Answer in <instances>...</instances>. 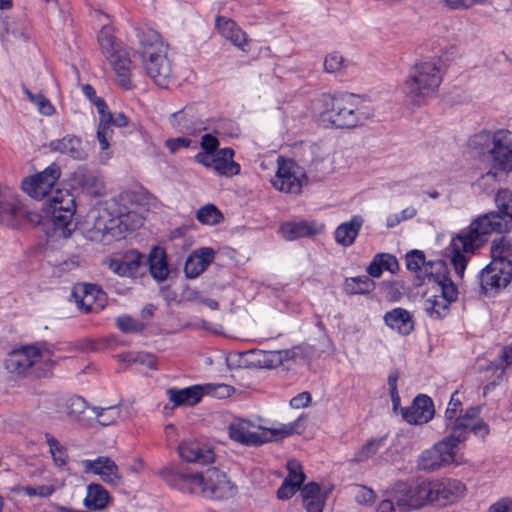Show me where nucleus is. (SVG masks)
Masks as SVG:
<instances>
[{"label":"nucleus","instance_id":"1","mask_svg":"<svg viewBox=\"0 0 512 512\" xmlns=\"http://www.w3.org/2000/svg\"><path fill=\"white\" fill-rule=\"evenodd\" d=\"M98 44L103 56L110 64H124L142 62L150 64H162L171 61L169 57V45L162 36L154 29L136 27L127 36L130 45H138L137 51H130L115 42L113 29L105 25L101 28L98 37Z\"/></svg>","mask_w":512,"mask_h":512},{"label":"nucleus","instance_id":"2","mask_svg":"<svg viewBox=\"0 0 512 512\" xmlns=\"http://www.w3.org/2000/svg\"><path fill=\"white\" fill-rule=\"evenodd\" d=\"M497 211H490L476 217L466 228L457 233L456 243L465 252L473 254L488 242L493 234L512 231V191L499 190L495 196Z\"/></svg>","mask_w":512,"mask_h":512},{"label":"nucleus","instance_id":"3","mask_svg":"<svg viewBox=\"0 0 512 512\" xmlns=\"http://www.w3.org/2000/svg\"><path fill=\"white\" fill-rule=\"evenodd\" d=\"M206 467L203 471H192L171 463L162 469L161 475L169 485L182 492L215 499L222 493L224 484L221 460Z\"/></svg>","mask_w":512,"mask_h":512},{"label":"nucleus","instance_id":"4","mask_svg":"<svg viewBox=\"0 0 512 512\" xmlns=\"http://www.w3.org/2000/svg\"><path fill=\"white\" fill-rule=\"evenodd\" d=\"M320 119L336 129H354L373 117V109L365 98L352 94H323Z\"/></svg>","mask_w":512,"mask_h":512},{"label":"nucleus","instance_id":"5","mask_svg":"<svg viewBox=\"0 0 512 512\" xmlns=\"http://www.w3.org/2000/svg\"><path fill=\"white\" fill-rule=\"evenodd\" d=\"M115 203L107 207L92 209L82 222L80 230L84 237L93 242L109 243L119 238L129 228V218L135 213L133 205L113 215Z\"/></svg>","mask_w":512,"mask_h":512},{"label":"nucleus","instance_id":"6","mask_svg":"<svg viewBox=\"0 0 512 512\" xmlns=\"http://www.w3.org/2000/svg\"><path fill=\"white\" fill-rule=\"evenodd\" d=\"M481 408L479 406H471L463 413L462 401L459 392L455 390L445 410V427L448 434L463 440L468 439V435L472 432L476 436L485 438L489 432L488 424L481 419Z\"/></svg>","mask_w":512,"mask_h":512},{"label":"nucleus","instance_id":"7","mask_svg":"<svg viewBox=\"0 0 512 512\" xmlns=\"http://www.w3.org/2000/svg\"><path fill=\"white\" fill-rule=\"evenodd\" d=\"M56 363L53 351L43 344L13 349L4 359L6 371L16 376H25L30 369H34L39 376H46Z\"/></svg>","mask_w":512,"mask_h":512},{"label":"nucleus","instance_id":"8","mask_svg":"<svg viewBox=\"0 0 512 512\" xmlns=\"http://www.w3.org/2000/svg\"><path fill=\"white\" fill-rule=\"evenodd\" d=\"M49 225L47 234L55 240L69 238L75 230L73 216L75 202L68 190H56L55 194L44 203L42 209Z\"/></svg>","mask_w":512,"mask_h":512},{"label":"nucleus","instance_id":"9","mask_svg":"<svg viewBox=\"0 0 512 512\" xmlns=\"http://www.w3.org/2000/svg\"><path fill=\"white\" fill-rule=\"evenodd\" d=\"M437 266L443 272L430 276L424 309L430 318L443 319L449 314L450 305L458 299V288L451 280L446 265L439 262Z\"/></svg>","mask_w":512,"mask_h":512},{"label":"nucleus","instance_id":"10","mask_svg":"<svg viewBox=\"0 0 512 512\" xmlns=\"http://www.w3.org/2000/svg\"><path fill=\"white\" fill-rule=\"evenodd\" d=\"M441 68L442 66H411L403 84L408 104L421 106L437 92L442 82Z\"/></svg>","mask_w":512,"mask_h":512},{"label":"nucleus","instance_id":"11","mask_svg":"<svg viewBox=\"0 0 512 512\" xmlns=\"http://www.w3.org/2000/svg\"><path fill=\"white\" fill-rule=\"evenodd\" d=\"M465 440L448 434L432 447L421 452L417 467L423 471H435L455 462L456 449Z\"/></svg>","mask_w":512,"mask_h":512},{"label":"nucleus","instance_id":"12","mask_svg":"<svg viewBox=\"0 0 512 512\" xmlns=\"http://www.w3.org/2000/svg\"><path fill=\"white\" fill-rule=\"evenodd\" d=\"M254 425L247 420H238L229 426V437L246 446H260L276 439V436L287 437L292 434V427L283 426L280 429L262 428L252 430Z\"/></svg>","mask_w":512,"mask_h":512},{"label":"nucleus","instance_id":"13","mask_svg":"<svg viewBox=\"0 0 512 512\" xmlns=\"http://www.w3.org/2000/svg\"><path fill=\"white\" fill-rule=\"evenodd\" d=\"M96 109L99 115L96 130V138L100 149L99 159L102 163H106L112 157L110 142L113 137V126L126 127L129 121L122 112L112 115L104 100H97Z\"/></svg>","mask_w":512,"mask_h":512},{"label":"nucleus","instance_id":"14","mask_svg":"<svg viewBox=\"0 0 512 512\" xmlns=\"http://www.w3.org/2000/svg\"><path fill=\"white\" fill-rule=\"evenodd\" d=\"M430 482H404L394 485L393 497L396 505L403 511L420 509L430 501Z\"/></svg>","mask_w":512,"mask_h":512},{"label":"nucleus","instance_id":"15","mask_svg":"<svg viewBox=\"0 0 512 512\" xmlns=\"http://www.w3.org/2000/svg\"><path fill=\"white\" fill-rule=\"evenodd\" d=\"M491 155V170L485 177L495 180L498 172L508 174L512 171V132L499 129L493 133V146L489 150Z\"/></svg>","mask_w":512,"mask_h":512},{"label":"nucleus","instance_id":"16","mask_svg":"<svg viewBox=\"0 0 512 512\" xmlns=\"http://www.w3.org/2000/svg\"><path fill=\"white\" fill-rule=\"evenodd\" d=\"M60 176V167L52 163L43 171L24 177L21 181V189L30 198L39 201L51 192Z\"/></svg>","mask_w":512,"mask_h":512},{"label":"nucleus","instance_id":"17","mask_svg":"<svg viewBox=\"0 0 512 512\" xmlns=\"http://www.w3.org/2000/svg\"><path fill=\"white\" fill-rule=\"evenodd\" d=\"M177 452L183 461L202 466L214 465L220 459L214 444L196 439L182 440L177 447Z\"/></svg>","mask_w":512,"mask_h":512},{"label":"nucleus","instance_id":"18","mask_svg":"<svg viewBox=\"0 0 512 512\" xmlns=\"http://www.w3.org/2000/svg\"><path fill=\"white\" fill-rule=\"evenodd\" d=\"M477 279L479 294L485 297H493L510 284L512 270L489 263L479 272Z\"/></svg>","mask_w":512,"mask_h":512},{"label":"nucleus","instance_id":"19","mask_svg":"<svg viewBox=\"0 0 512 512\" xmlns=\"http://www.w3.org/2000/svg\"><path fill=\"white\" fill-rule=\"evenodd\" d=\"M222 387V384L205 383L185 388H169L166 394L174 406H194L204 396H218Z\"/></svg>","mask_w":512,"mask_h":512},{"label":"nucleus","instance_id":"20","mask_svg":"<svg viewBox=\"0 0 512 512\" xmlns=\"http://www.w3.org/2000/svg\"><path fill=\"white\" fill-rule=\"evenodd\" d=\"M305 174L292 160L278 161V169L272 179V185L276 190L288 194H299L302 190V182Z\"/></svg>","mask_w":512,"mask_h":512},{"label":"nucleus","instance_id":"21","mask_svg":"<svg viewBox=\"0 0 512 512\" xmlns=\"http://www.w3.org/2000/svg\"><path fill=\"white\" fill-rule=\"evenodd\" d=\"M71 298L77 308L84 313L99 312L107 303L105 292L93 284L80 283L75 285L72 289Z\"/></svg>","mask_w":512,"mask_h":512},{"label":"nucleus","instance_id":"22","mask_svg":"<svg viewBox=\"0 0 512 512\" xmlns=\"http://www.w3.org/2000/svg\"><path fill=\"white\" fill-rule=\"evenodd\" d=\"M80 465L85 473L98 476L104 483L112 487L123 484V477L117 464L109 457L99 456L95 459H83L80 461Z\"/></svg>","mask_w":512,"mask_h":512},{"label":"nucleus","instance_id":"23","mask_svg":"<svg viewBox=\"0 0 512 512\" xmlns=\"http://www.w3.org/2000/svg\"><path fill=\"white\" fill-rule=\"evenodd\" d=\"M219 140L211 135L204 134L201 137V152L195 155V160L204 167L218 175L224 174V149H219Z\"/></svg>","mask_w":512,"mask_h":512},{"label":"nucleus","instance_id":"24","mask_svg":"<svg viewBox=\"0 0 512 512\" xmlns=\"http://www.w3.org/2000/svg\"><path fill=\"white\" fill-rule=\"evenodd\" d=\"M276 355L273 352L265 351H244V352H229L226 353V367L233 368H248L250 366H258L271 368L273 367V359Z\"/></svg>","mask_w":512,"mask_h":512},{"label":"nucleus","instance_id":"25","mask_svg":"<svg viewBox=\"0 0 512 512\" xmlns=\"http://www.w3.org/2000/svg\"><path fill=\"white\" fill-rule=\"evenodd\" d=\"M439 262L440 261H426L424 252L418 249H413L405 255V265L407 270L415 274V286H420L425 283L426 279L429 281L430 276L443 272V270H439V267L437 266V263Z\"/></svg>","mask_w":512,"mask_h":512},{"label":"nucleus","instance_id":"26","mask_svg":"<svg viewBox=\"0 0 512 512\" xmlns=\"http://www.w3.org/2000/svg\"><path fill=\"white\" fill-rule=\"evenodd\" d=\"M434 403L426 394L417 395L410 406L401 409L402 418L411 425H423L434 417Z\"/></svg>","mask_w":512,"mask_h":512},{"label":"nucleus","instance_id":"27","mask_svg":"<svg viewBox=\"0 0 512 512\" xmlns=\"http://www.w3.org/2000/svg\"><path fill=\"white\" fill-rule=\"evenodd\" d=\"M430 502L439 505L453 503L466 493V486L459 480L448 479L441 482H430Z\"/></svg>","mask_w":512,"mask_h":512},{"label":"nucleus","instance_id":"28","mask_svg":"<svg viewBox=\"0 0 512 512\" xmlns=\"http://www.w3.org/2000/svg\"><path fill=\"white\" fill-rule=\"evenodd\" d=\"M143 257L136 251H129L124 255L113 256L108 263L109 269L122 277H135L139 274Z\"/></svg>","mask_w":512,"mask_h":512},{"label":"nucleus","instance_id":"29","mask_svg":"<svg viewBox=\"0 0 512 512\" xmlns=\"http://www.w3.org/2000/svg\"><path fill=\"white\" fill-rule=\"evenodd\" d=\"M49 148L51 151L73 160L83 161L87 158V152L83 148L81 138L74 134H67L63 138L50 141Z\"/></svg>","mask_w":512,"mask_h":512},{"label":"nucleus","instance_id":"30","mask_svg":"<svg viewBox=\"0 0 512 512\" xmlns=\"http://www.w3.org/2000/svg\"><path fill=\"white\" fill-rule=\"evenodd\" d=\"M383 320L387 327L402 336H408L414 330L412 314L402 307H396L387 311L383 316Z\"/></svg>","mask_w":512,"mask_h":512},{"label":"nucleus","instance_id":"31","mask_svg":"<svg viewBox=\"0 0 512 512\" xmlns=\"http://www.w3.org/2000/svg\"><path fill=\"white\" fill-rule=\"evenodd\" d=\"M510 366H512V343L503 346L501 353L498 355V359L491 361L487 365L486 371H492L495 378L483 387L484 395L500 384L503 380L506 369Z\"/></svg>","mask_w":512,"mask_h":512},{"label":"nucleus","instance_id":"32","mask_svg":"<svg viewBox=\"0 0 512 512\" xmlns=\"http://www.w3.org/2000/svg\"><path fill=\"white\" fill-rule=\"evenodd\" d=\"M214 251L211 248H200L191 253L186 259L184 272L188 278H196L211 263Z\"/></svg>","mask_w":512,"mask_h":512},{"label":"nucleus","instance_id":"33","mask_svg":"<svg viewBox=\"0 0 512 512\" xmlns=\"http://www.w3.org/2000/svg\"><path fill=\"white\" fill-rule=\"evenodd\" d=\"M280 232L286 240L293 241L299 238L313 236L317 234L319 230L316 227L315 221L293 220L282 223Z\"/></svg>","mask_w":512,"mask_h":512},{"label":"nucleus","instance_id":"34","mask_svg":"<svg viewBox=\"0 0 512 512\" xmlns=\"http://www.w3.org/2000/svg\"><path fill=\"white\" fill-rule=\"evenodd\" d=\"M363 225V218L359 215L353 216L349 221L341 223L334 231L335 241L343 246H351Z\"/></svg>","mask_w":512,"mask_h":512},{"label":"nucleus","instance_id":"35","mask_svg":"<svg viewBox=\"0 0 512 512\" xmlns=\"http://www.w3.org/2000/svg\"><path fill=\"white\" fill-rule=\"evenodd\" d=\"M490 264L512 270V243L506 237L494 239L490 247Z\"/></svg>","mask_w":512,"mask_h":512},{"label":"nucleus","instance_id":"36","mask_svg":"<svg viewBox=\"0 0 512 512\" xmlns=\"http://www.w3.org/2000/svg\"><path fill=\"white\" fill-rule=\"evenodd\" d=\"M150 274L157 282L166 280L170 270L165 251L160 247H154L148 255Z\"/></svg>","mask_w":512,"mask_h":512},{"label":"nucleus","instance_id":"37","mask_svg":"<svg viewBox=\"0 0 512 512\" xmlns=\"http://www.w3.org/2000/svg\"><path fill=\"white\" fill-rule=\"evenodd\" d=\"M110 502L108 491L100 484L92 483L86 487V496L83 505L90 510H102Z\"/></svg>","mask_w":512,"mask_h":512},{"label":"nucleus","instance_id":"38","mask_svg":"<svg viewBox=\"0 0 512 512\" xmlns=\"http://www.w3.org/2000/svg\"><path fill=\"white\" fill-rule=\"evenodd\" d=\"M91 412L94 414L98 423L103 426L112 425L119 419H128L131 416L128 411L123 413L119 406H109L105 408L92 407Z\"/></svg>","mask_w":512,"mask_h":512},{"label":"nucleus","instance_id":"39","mask_svg":"<svg viewBox=\"0 0 512 512\" xmlns=\"http://www.w3.org/2000/svg\"><path fill=\"white\" fill-rule=\"evenodd\" d=\"M457 235L451 240V264L455 270L456 275L459 278H463L468 258L464 255L465 250L462 249L461 245L456 243Z\"/></svg>","mask_w":512,"mask_h":512},{"label":"nucleus","instance_id":"40","mask_svg":"<svg viewBox=\"0 0 512 512\" xmlns=\"http://www.w3.org/2000/svg\"><path fill=\"white\" fill-rule=\"evenodd\" d=\"M23 92L40 114L44 116H51L55 113V107L53 106L51 101L43 94L32 93L25 86H23Z\"/></svg>","mask_w":512,"mask_h":512},{"label":"nucleus","instance_id":"41","mask_svg":"<svg viewBox=\"0 0 512 512\" xmlns=\"http://www.w3.org/2000/svg\"><path fill=\"white\" fill-rule=\"evenodd\" d=\"M195 217L202 225L214 226L220 223L223 215L215 205L206 204L196 211Z\"/></svg>","mask_w":512,"mask_h":512},{"label":"nucleus","instance_id":"42","mask_svg":"<svg viewBox=\"0 0 512 512\" xmlns=\"http://www.w3.org/2000/svg\"><path fill=\"white\" fill-rule=\"evenodd\" d=\"M146 73L156 85L167 88L173 84L171 66H145Z\"/></svg>","mask_w":512,"mask_h":512},{"label":"nucleus","instance_id":"43","mask_svg":"<svg viewBox=\"0 0 512 512\" xmlns=\"http://www.w3.org/2000/svg\"><path fill=\"white\" fill-rule=\"evenodd\" d=\"M384 443L385 438L383 437L368 440L364 445L361 446V448L355 452L353 460L357 463L367 461L379 451Z\"/></svg>","mask_w":512,"mask_h":512},{"label":"nucleus","instance_id":"44","mask_svg":"<svg viewBox=\"0 0 512 512\" xmlns=\"http://www.w3.org/2000/svg\"><path fill=\"white\" fill-rule=\"evenodd\" d=\"M2 213L8 214L13 221L27 216V211L19 201L6 196H0V214Z\"/></svg>","mask_w":512,"mask_h":512},{"label":"nucleus","instance_id":"45","mask_svg":"<svg viewBox=\"0 0 512 512\" xmlns=\"http://www.w3.org/2000/svg\"><path fill=\"white\" fill-rule=\"evenodd\" d=\"M468 145L469 148L477 154H484L485 152H489L493 146V134H491L489 131L483 130L473 135L470 138Z\"/></svg>","mask_w":512,"mask_h":512},{"label":"nucleus","instance_id":"46","mask_svg":"<svg viewBox=\"0 0 512 512\" xmlns=\"http://www.w3.org/2000/svg\"><path fill=\"white\" fill-rule=\"evenodd\" d=\"M347 287L352 294H367L375 289V282L369 276L361 275L348 279Z\"/></svg>","mask_w":512,"mask_h":512},{"label":"nucleus","instance_id":"47","mask_svg":"<svg viewBox=\"0 0 512 512\" xmlns=\"http://www.w3.org/2000/svg\"><path fill=\"white\" fill-rule=\"evenodd\" d=\"M226 38L243 51L249 43L245 32L232 20H226Z\"/></svg>","mask_w":512,"mask_h":512},{"label":"nucleus","instance_id":"48","mask_svg":"<svg viewBox=\"0 0 512 512\" xmlns=\"http://www.w3.org/2000/svg\"><path fill=\"white\" fill-rule=\"evenodd\" d=\"M45 438L55 465L59 467L65 466L68 460L66 448L51 435H46Z\"/></svg>","mask_w":512,"mask_h":512},{"label":"nucleus","instance_id":"49","mask_svg":"<svg viewBox=\"0 0 512 512\" xmlns=\"http://www.w3.org/2000/svg\"><path fill=\"white\" fill-rule=\"evenodd\" d=\"M90 406L87 405L86 401L79 396L72 397L67 402V413L76 421H82L81 415L87 411H91Z\"/></svg>","mask_w":512,"mask_h":512},{"label":"nucleus","instance_id":"50","mask_svg":"<svg viewBox=\"0 0 512 512\" xmlns=\"http://www.w3.org/2000/svg\"><path fill=\"white\" fill-rule=\"evenodd\" d=\"M286 468L288 471V475L285 479H290L291 484H295L301 487L305 481V474L302 469V465L296 459H291L287 461Z\"/></svg>","mask_w":512,"mask_h":512},{"label":"nucleus","instance_id":"51","mask_svg":"<svg viewBox=\"0 0 512 512\" xmlns=\"http://www.w3.org/2000/svg\"><path fill=\"white\" fill-rule=\"evenodd\" d=\"M115 321L117 327L125 333H134L144 329V323H140L138 319L128 315L118 316Z\"/></svg>","mask_w":512,"mask_h":512},{"label":"nucleus","instance_id":"52","mask_svg":"<svg viewBox=\"0 0 512 512\" xmlns=\"http://www.w3.org/2000/svg\"><path fill=\"white\" fill-rule=\"evenodd\" d=\"M22 492L30 497H49L55 491V486L52 484H41L34 486H25Z\"/></svg>","mask_w":512,"mask_h":512},{"label":"nucleus","instance_id":"53","mask_svg":"<svg viewBox=\"0 0 512 512\" xmlns=\"http://www.w3.org/2000/svg\"><path fill=\"white\" fill-rule=\"evenodd\" d=\"M301 487L291 484L290 479H284L281 486L277 490V498L279 500H288L292 498Z\"/></svg>","mask_w":512,"mask_h":512},{"label":"nucleus","instance_id":"54","mask_svg":"<svg viewBox=\"0 0 512 512\" xmlns=\"http://www.w3.org/2000/svg\"><path fill=\"white\" fill-rule=\"evenodd\" d=\"M378 259H380V263L383 271H389L391 273H396L399 270V263L397 258L389 253H378Z\"/></svg>","mask_w":512,"mask_h":512},{"label":"nucleus","instance_id":"55","mask_svg":"<svg viewBox=\"0 0 512 512\" xmlns=\"http://www.w3.org/2000/svg\"><path fill=\"white\" fill-rule=\"evenodd\" d=\"M375 492L366 486H359V491L355 495V501L362 505H371L375 502Z\"/></svg>","mask_w":512,"mask_h":512},{"label":"nucleus","instance_id":"56","mask_svg":"<svg viewBox=\"0 0 512 512\" xmlns=\"http://www.w3.org/2000/svg\"><path fill=\"white\" fill-rule=\"evenodd\" d=\"M234 155V150L226 147V177L238 175L241 171L240 165L233 160Z\"/></svg>","mask_w":512,"mask_h":512},{"label":"nucleus","instance_id":"57","mask_svg":"<svg viewBox=\"0 0 512 512\" xmlns=\"http://www.w3.org/2000/svg\"><path fill=\"white\" fill-rule=\"evenodd\" d=\"M186 118L187 112L178 111L172 115V124L177 126L183 132L192 133L193 129Z\"/></svg>","mask_w":512,"mask_h":512},{"label":"nucleus","instance_id":"58","mask_svg":"<svg viewBox=\"0 0 512 512\" xmlns=\"http://www.w3.org/2000/svg\"><path fill=\"white\" fill-rule=\"evenodd\" d=\"M118 83L125 89L131 87L129 66H114Z\"/></svg>","mask_w":512,"mask_h":512},{"label":"nucleus","instance_id":"59","mask_svg":"<svg viewBox=\"0 0 512 512\" xmlns=\"http://www.w3.org/2000/svg\"><path fill=\"white\" fill-rule=\"evenodd\" d=\"M191 144V141L184 137H178L173 139H168L165 141V146L171 153H176L180 149L187 148Z\"/></svg>","mask_w":512,"mask_h":512},{"label":"nucleus","instance_id":"60","mask_svg":"<svg viewBox=\"0 0 512 512\" xmlns=\"http://www.w3.org/2000/svg\"><path fill=\"white\" fill-rule=\"evenodd\" d=\"M303 499L322 497L321 487L316 482H309L301 489Z\"/></svg>","mask_w":512,"mask_h":512},{"label":"nucleus","instance_id":"61","mask_svg":"<svg viewBox=\"0 0 512 512\" xmlns=\"http://www.w3.org/2000/svg\"><path fill=\"white\" fill-rule=\"evenodd\" d=\"M303 503L307 512H323L325 498L322 496L317 498L303 499Z\"/></svg>","mask_w":512,"mask_h":512},{"label":"nucleus","instance_id":"62","mask_svg":"<svg viewBox=\"0 0 512 512\" xmlns=\"http://www.w3.org/2000/svg\"><path fill=\"white\" fill-rule=\"evenodd\" d=\"M311 394L309 392H301L290 400V406L294 409L307 407L311 402Z\"/></svg>","mask_w":512,"mask_h":512},{"label":"nucleus","instance_id":"63","mask_svg":"<svg viewBox=\"0 0 512 512\" xmlns=\"http://www.w3.org/2000/svg\"><path fill=\"white\" fill-rule=\"evenodd\" d=\"M135 363H139L143 366H146L150 369L156 368V360L155 357L149 353H137L131 359Z\"/></svg>","mask_w":512,"mask_h":512},{"label":"nucleus","instance_id":"64","mask_svg":"<svg viewBox=\"0 0 512 512\" xmlns=\"http://www.w3.org/2000/svg\"><path fill=\"white\" fill-rule=\"evenodd\" d=\"M490 512H512V500L508 498H503L493 504L490 509Z\"/></svg>","mask_w":512,"mask_h":512}]
</instances>
